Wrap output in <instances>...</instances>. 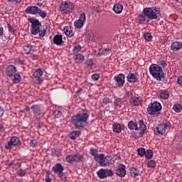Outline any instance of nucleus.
I'll return each mask as SVG.
<instances>
[{
  "instance_id": "f257e3e1",
  "label": "nucleus",
  "mask_w": 182,
  "mask_h": 182,
  "mask_svg": "<svg viewBox=\"0 0 182 182\" xmlns=\"http://www.w3.org/2000/svg\"><path fill=\"white\" fill-rule=\"evenodd\" d=\"M89 112L86 111L82 114H77L76 115H73L71 117V123L75 127V129H78L81 130L85 127V123L87 122L89 119Z\"/></svg>"
},
{
  "instance_id": "f03ea898",
  "label": "nucleus",
  "mask_w": 182,
  "mask_h": 182,
  "mask_svg": "<svg viewBox=\"0 0 182 182\" xmlns=\"http://www.w3.org/2000/svg\"><path fill=\"white\" fill-rule=\"evenodd\" d=\"M28 21L30 22V23H31V34L38 35V33H39V36L41 38H43L45 36V33H46V28H43L41 30L42 24L39 22V20L36 18H28Z\"/></svg>"
},
{
  "instance_id": "7ed1b4c3",
  "label": "nucleus",
  "mask_w": 182,
  "mask_h": 182,
  "mask_svg": "<svg viewBox=\"0 0 182 182\" xmlns=\"http://www.w3.org/2000/svg\"><path fill=\"white\" fill-rule=\"evenodd\" d=\"M149 73L156 80H164V73L163 68L157 64H152L149 67Z\"/></svg>"
},
{
  "instance_id": "20e7f679",
  "label": "nucleus",
  "mask_w": 182,
  "mask_h": 182,
  "mask_svg": "<svg viewBox=\"0 0 182 182\" xmlns=\"http://www.w3.org/2000/svg\"><path fill=\"white\" fill-rule=\"evenodd\" d=\"M143 14L146 15L148 19H157L160 15V9L156 7H148L143 10Z\"/></svg>"
},
{
  "instance_id": "39448f33",
  "label": "nucleus",
  "mask_w": 182,
  "mask_h": 182,
  "mask_svg": "<svg viewBox=\"0 0 182 182\" xmlns=\"http://www.w3.org/2000/svg\"><path fill=\"white\" fill-rule=\"evenodd\" d=\"M63 170H65V168L61 164H56L53 167V171L58 174V177L61 178L62 181H66V177H63L65 176V173H63Z\"/></svg>"
},
{
  "instance_id": "423d86ee",
  "label": "nucleus",
  "mask_w": 182,
  "mask_h": 182,
  "mask_svg": "<svg viewBox=\"0 0 182 182\" xmlns=\"http://www.w3.org/2000/svg\"><path fill=\"white\" fill-rule=\"evenodd\" d=\"M75 9V5L72 2L62 3L60 6V10L63 14H69Z\"/></svg>"
},
{
  "instance_id": "0eeeda50",
  "label": "nucleus",
  "mask_w": 182,
  "mask_h": 182,
  "mask_svg": "<svg viewBox=\"0 0 182 182\" xmlns=\"http://www.w3.org/2000/svg\"><path fill=\"white\" fill-rule=\"evenodd\" d=\"M170 122L162 123L161 124H159L154 130V132L155 134H156V136H163V134L166 133V129H167V127H170Z\"/></svg>"
},
{
  "instance_id": "6e6552de",
  "label": "nucleus",
  "mask_w": 182,
  "mask_h": 182,
  "mask_svg": "<svg viewBox=\"0 0 182 182\" xmlns=\"http://www.w3.org/2000/svg\"><path fill=\"white\" fill-rule=\"evenodd\" d=\"M114 173L112 169H104L101 168L100 171L97 172V175L101 180L103 178H107V177H113Z\"/></svg>"
},
{
  "instance_id": "1a4fd4ad",
  "label": "nucleus",
  "mask_w": 182,
  "mask_h": 182,
  "mask_svg": "<svg viewBox=\"0 0 182 182\" xmlns=\"http://www.w3.org/2000/svg\"><path fill=\"white\" fill-rule=\"evenodd\" d=\"M161 110V104L159 102H155L151 104V106L148 107V113L151 116H154L157 112Z\"/></svg>"
},
{
  "instance_id": "9d476101",
  "label": "nucleus",
  "mask_w": 182,
  "mask_h": 182,
  "mask_svg": "<svg viewBox=\"0 0 182 182\" xmlns=\"http://www.w3.org/2000/svg\"><path fill=\"white\" fill-rule=\"evenodd\" d=\"M12 146H21V140L17 136H12L5 146L6 150H11Z\"/></svg>"
},
{
  "instance_id": "9b49d317",
  "label": "nucleus",
  "mask_w": 182,
  "mask_h": 182,
  "mask_svg": "<svg viewBox=\"0 0 182 182\" xmlns=\"http://www.w3.org/2000/svg\"><path fill=\"white\" fill-rule=\"evenodd\" d=\"M85 22H86V14L85 13H80V18L74 22V26L77 29H80L81 28H83Z\"/></svg>"
},
{
  "instance_id": "f8f14e48",
  "label": "nucleus",
  "mask_w": 182,
  "mask_h": 182,
  "mask_svg": "<svg viewBox=\"0 0 182 182\" xmlns=\"http://www.w3.org/2000/svg\"><path fill=\"white\" fill-rule=\"evenodd\" d=\"M16 73V67L13 65H9L6 69V75L9 77H12Z\"/></svg>"
},
{
  "instance_id": "ddd939ff",
  "label": "nucleus",
  "mask_w": 182,
  "mask_h": 182,
  "mask_svg": "<svg viewBox=\"0 0 182 182\" xmlns=\"http://www.w3.org/2000/svg\"><path fill=\"white\" fill-rule=\"evenodd\" d=\"M25 12L30 15H36L39 12V7L36 6H28L26 9Z\"/></svg>"
},
{
  "instance_id": "4468645a",
  "label": "nucleus",
  "mask_w": 182,
  "mask_h": 182,
  "mask_svg": "<svg viewBox=\"0 0 182 182\" xmlns=\"http://www.w3.org/2000/svg\"><path fill=\"white\" fill-rule=\"evenodd\" d=\"M112 164V157L107 156H104L102 161L100 162V166L102 167H107V166H110Z\"/></svg>"
},
{
  "instance_id": "2eb2a0df",
  "label": "nucleus",
  "mask_w": 182,
  "mask_h": 182,
  "mask_svg": "<svg viewBox=\"0 0 182 182\" xmlns=\"http://www.w3.org/2000/svg\"><path fill=\"white\" fill-rule=\"evenodd\" d=\"M139 124L140 129L139 137H143V134H144V132H146V130H147V127L146 126V124H144V121L143 119H140L139 121Z\"/></svg>"
},
{
  "instance_id": "dca6fc26",
  "label": "nucleus",
  "mask_w": 182,
  "mask_h": 182,
  "mask_svg": "<svg viewBox=\"0 0 182 182\" xmlns=\"http://www.w3.org/2000/svg\"><path fill=\"white\" fill-rule=\"evenodd\" d=\"M115 173L119 177H124L126 176V166L121 165L120 167L117 168Z\"/></svg>"
},
{
  "instance_id": "f3484780",
  "label": "nucleus",
  "mask_w": 182,
  "mask_h": 182,
  "mask_svg": "<svg viewBox=\"0 0 182 182\" xmlns=\"http://www.w3.org/2000/svg\"><path fill=\"white\" fill-rule=\"evenodd\" d=\"M118 86H123L124 85V75L119 74V75L114 77Z\"/></svg>"
},
{
  "instance_id": "a211bd4d",
  "label": "nucleus",
  "mask_w": 182,
  "mask_h": 182,
  "mask_svg": "<svg viewBox=\"0 0 182 182\" xmlns=\"http://www.w3.org/2000/svg\"><path fill=\"white\" fill-rule=\"evenodd\" d=\"M53 42L57 46H59L63 43V40L62 38V35L57 34L54 36Z\"/></svg>"
},
{
  "instance_id": "6ab92c4d",
  "label": "nucleus",
  "mask_w": 182,
  "mask_h": 182,
  "mask_svg": "<svg viewBox=\"0 0 182 182\" xmlns=\"http://www.w3.org/2000/svg\"><path fill=\"white\" fill-rule=\"evenodd\" d=\"M63 31L66 36H68L70 38H72V36L75 35V31H73V30L72 29V27L70 26L64 27Z\"/></svg>"
},
{
  "instance_id": "aec40b11",
  "label": "nucleus",
  "mask_w": 182,
  "mask_h": 182,
  "mask_svg": "<svg viewBox=\"0 0 182 182\" xmlns=\"http://www.w3.org/2000/svg\"><path fill=\"white\" fill-rule=\"evenodd\" d=\"M182 48V43L180 42H174L171 45V48L173 52H177V50H180Z\"/></svg>"
},
{
  "instance_id": "412c9836",
  "label": "nucleus",
  "mask_w": 182,
  "mask_h": 182,
  "mask_svg": "<svg viewBox=\"0 0 182 182\" xmlns=\"http://www.w3.org/2000/svg\"><path fill=\"white\" fill-rule=\"evenodd\" d=\"M97 55H99V56H110V49L109 48H105V49H100Z\"/></svg>"
},
{
  "instance_id": "4be33fe9",
  "label": "nucleus",
  "mask_w": 182,
  "mask_h": 182,
  "mask_svg": "<svg viewBox=\"0 0 182 182\" xmlns=\"http://www.w3.org/2000/svg\"><path fill=\"white\" fill-rule=\"evenodd\" d=\"M42 75H43V71L39 68L36 70L33 73L34 77L37 79V80H39V83L42 82V80H41V77L42 76Z\"/></svg>"
},
{
  "instance_id": "5701e85b",
  "label": "nucleus",
  "mask_w": 182,
  "mask_h": 182,
  "mask_svg": "<svg viewBox=\"0 0 182 182\" xmlns=\"http://www.w3.org/2000/svg\"><path fill=\"white\" fill-rule=\"evenodd\" d=\"M147 15H146V13H143L141 14H139L138 16V20L139 23H144V22H149V19L147 20Z\"/></svg>"
},
{
  "instance_id": "b1692460",
  "label": "nucleus",
  "mask_w": 182,
  "mask_h": 182,
  "mask_svg": "<svg viewBox=\"0 0 182 182\" xmlns=\"http://www.w3.org/2000/svg\"><path fill=\"white\" fill-rule=\"evenodd\" d=\"M32 48L33 46L31 45L24 46L23 48V52H25V53H26L27 55H33L34 50H32Z\"/></svg>"
},
{
  "instance_id": "393cba45",
  "label": "nucleus",
  "mask_w": 182,
  "mask_h": 182,
  "mask_svg": "<svg viewBox=\"0 0 182 182\" xmlns=\"http://www.w3.org/2000/svg\"><path fill=\"white\" fill-rule=\"evenodd\" d=\"M127 80L130 82V83H136V82L139 80V78H137L134 73H130L127 75Z\"/></svg>"
},
{
  "instance_id": "a878e982",
  "label": "nucleus",
  "mask_w": 182,
  "mask_h": 182,
  "mask_svg": "<svg viewBox=\"0 0 182 182\" xmlns=\"http://www.w3.org/2000/svg\"><path fill=\"white\" fill-rule=\"evenodd\" d=\"M113 11L115 14H122V11H123V5L120 4H116L114 5Z\"/></svg>"
},
{
  "instance_id": "bb28decb",
  "label": "nucleus",
  "mask_w": 182,
  "mask_h": 182,
  "mask_svg": "<svg viewBox=\"0 0 182 182\" xmlns=\"http://www.w3.org/2000/svg\"><path fill=\"white\" fill-rule=\"evenodd\" d=\"M31 110H33V113H35L36 114H38L42 112V105H33L31 107Z\"/></svg>"
},
{
  "instance_id": "cd10ccee",
  "label": "nucleus",
  "mask_w": 182,
  "mask_h": 182,
  "mask_svg": "<svg viewBox=\"0 0 182 182\" xmlns=\"http://www.w3.org/2000/svg\"><path fill=\"white\" fill-rule=\"evenodd\" d=\"M75 63H82L85 60V56L82 54H77L74 57Z\"/></svg>"
},
{
  "instance_id": "c85d7f7f",
  "label": "nucleus",
  "mask_w": 182,
  "mask_h": 182,
  "mask_svg": "<svg viewBox=\"0 0 182 182\" xmlns=\"http://www.w3.org/2000/svg\"><path fill=\"white\" fill-rule=\"evenodd\" d=\"M128 127L130 130H139V127H137V122L130 121L128 124Z\"/></svg>"
},
{
  "instance_id": "c756f323",
  "label": "nucleus",
  "mask_w": 182,
  "mask_h": 182,
  "mask_svg": "<svg viewBox=\"0 0 182 182\" xmlns=\"http://www.w3.org/2000/svg\"><path fill=\"white\" fill-rule=\"evenodd\" d=\"M139 173H140V171H139V168H131L130 174L132 177H134L136 178V177H137V176H139Z\"/></svg>"
},
{
  "instance_id": "7c9ffc66",
  "label": "nucleus",
  "mask_w": 182,
  "mask_h": 182,
  "mask_svg": "<svg viewBox=\"0 0 182 182\" xmlns=\"http://www.w3.org/2000/svg\"><path fill=\"white\" fill-rule=\"evenodd\" d=\"M112 130L114 133H121L122 132V126L119 124H114L112 126Z\"/></svg>"
},
{
  "instance_id": "2f4dec72",
  "label": "nucleus",
  "mask_w": 182,
  "mask_h": 182,
  "mask_svg": "<svg viewBox=\"0 0 182 182\" xmlns=\"http://www.w3.org/2000/svg\"><path fill=\"white\" fill-rule=\"evenodd\" d=\"M80 131H73L70 133V139L71 140H76V137H79L80 136Z\"/></svg>"
},
{
  "instance_id": "473e14b6",
  "label": "nucleus",
  "mask_w": 182,
  "mask_h": 182,
  "mask_svg": "<svg viewBox=\"0 0 182 182\" xmlns=\"http://www.w3.org/2000/svg\"><path fill=\"white\" fill-rule=\"evenodd\" d=\"M104 157H105L104 154H97V155H95V156H94V160H95V161H97V163H99V164H100V161H102V160H103Z\"/></svg>"
},
{
  "instance_id": "72a5a7b5",
  "label": "nucleus",
  "mask_w": 182,
  "mask_h": 182,
  "mask_svg": "<svg viewBox=\"0 0 182 182\" xmlns=\"http://www.w3.org/2000/svg\"><path fill=\"white\" fill-rule=\"evenodd\" d=\"M74 155V161L77 163H80V161H83V156L80 154H75Z\"/></svg>"
},
{
  "instance_id": "f704fd0d",
  "label": "nucleus",
  "mask_w": 182,
  "mask_h": 182,
  "mask_svg": "<svg viewBox=\"0 0 182 182\" xmlns=\"http://www.w3.org/2000/svg\"><path fill=\"white\" fill-rule=\"evenodd\" d=\"M85 65H87V67L90 66L91 69L96 68V64L93 63V60L90 58L86 60Z\"/></svg>"
},
{
  "instance_id": "c9c22d12",
  "label": "nucleus",
  "mask_w": 182,
  "mask_h": 182,
  "mask_svg": "<svg viewBox=\"0 0 182 182\" xmlns=\"http://www.w3.org/2000/svg\"><path fill=\"white\" fill-rule=\"evenodd\" d=\"M14 78H13V82L14 83H19L21 82V75L18 73H15L13 75Z\"/></svg>"
},
{
  "instance_id": "e433bc0d",
  "label": "nucleus",
  "mask_w": 182,
  "mask_h": 182,
  "mask_svg": "<svg viewBox=\"0 0 182 182\" xmlns=\"http://www.w3.org/2000/svg\"><path fill=\"white\" fill-rule=\"evenodd\" d=\"M65 160L68 163H73L75 161V158L73 154L67 155L65 157Z\"/></svg>"
},
{
  "instance_id": "4c0bfd02",
  "label": "nucleus",
  "mask_w": 182,
  "mask_h": 182,
  "mask_svg": "<svg viewBox=\"0 0 182 182\" xmlns=\"http://www.w3.org/2000/svg\"><path fill=\"white\" fill-rule=\"evenodd\" d=\"M181 109L182 107H181V105H180V104H175L173 107V109L176 113H180V112H181Z\"/></svg>"
},
{
  "instance_id": "58836bf2",
  "label": "nucleus",
  "mask_w": 182,
  "mask_h": 182,
  "mask_svg": "<svg viewBox=\"0 0 182 182\" xmlns=\"http://www.w3.org/2000/svg\"><path fill=\"white\" fill-rule=\"evenodd\" d=\"M137 153L139 156H140L141 157H143V156L146 155V149L144 148H139L137 149Z\"/></svg>"
},
{
  "instance_id": "ea45409f",
  "label": "nucleus",
  "mask_w": 182,
  "mask_h": 182,
  "mask_svg": "<svg viewBox=\"0 0 182 182\" xmlns=\"http://www.w3.org/2000/svg\"><path fill=\"white\" fill-rule=\"evenodd\" d=\"M53 116L54 117L55 119H59L62 116V112L59 110H55L53 112Z\"/></svg>"
},
{
  "instance_id": "a19ab883",
  "label": "nucleus",
  "mask_w": 182,
  "mask_h": 182,
  "mask_svg": "<svg viewBox=\"0 0 182 182\" xmlns=\"http://www.w3.org/2000/svg\"><path fill=\"white\" fill-rule=\"evenodd\" d=\"M38 14H39V16H41V18H43V19H45V18L48 16V13H46V11L41 10L39 9Z\"/></svg>"
},
{
  "instance_id": "79ce46f5",
  "label": "nucleus",
  "mask_w": 182,
  "mask_h": 182,
  "mask_svg": "<svg viewBox=\"0 0 182 182\" xmlns=\"http://www.w3.org/2000/svg\"><path fill=\"white\" fill-rule=\"evenodd\" d=\"M145 157L149 159H151L153 157V151L150 149L146 150L145 152Z\"/></svg>"
},
{
  "instance_id": "37998d69",
  "label": "nucleus",
  "mask_w": 182,
  "mask_h": 182,
  "mask_svg": "<svg viewBox=\"0 0 182 182\" xmlns=\"http://www.w3.org/2000/svg\"><path fill=\"white\" fill-rule=\"evenodd\" d=\"M168 96H169V94H168V92L167 91H163L160 94V97L161 99H168Z\"/></svg>"
},
{
  "instance_id": "c03bdc74",
  "label": "nucleus",
  "mask_w": 182,
  "mask_h": 182,
  "mask_svg": "<svg viewBox=\"0 0 182 182\" xmlns=\"http://www.w3.org/2000/svg\"><path fill=\"white\" fill-rule=\"evenodd\" d=\"M114 105L115 107H122V100H120V98H117V100H115L114 102Z\"/></svg>"
},
{
  "instance_id": "a18cd8bd",
  "label": "nucleus",
  "mask_w": 182,
  "mask_h": 182,
  "mask_svg": "<svg viewBox=\"0 0 182 182\" xmlns=\"http://www.w3.org/2000/svg\"><path fill=\"white\" fill-rule=\"evenodd\" d=\"M144 38L145 41H147L149 42L151 41L153 36H151V34L150 33H146L144 35Z\"/></svg>"
},
{
  "instance_id": "49530a36",
  "label": "nucleus",
  "mask_w": 182,
  "mask_h": 182,
  "mask_svg": "<svg viewBox=\"0 0 182 182\" xmlns=\"http://www.w3.org/2000/svg\"><path fill=\"white\" fill-rule=\"evenodd\" d=\"M156 161L154 160H151L148 161V166L150 167L151 168H154L156 167Z\"/></svg>"
},
{
  "instance_id": "de8ad7c7",
  "label": "nucleus",
  "mask_w": 182,
  "mask_h": 182,
  "mask_svg": "<svg viewBox=\"0 0 182 182\" xmlns=\"http://www.w3.org/2000/svg\"><path fill=\"white\" fill-rule=\"evenodd\" d=\"M133 105H134V106H140V105H141V102L140 101V99L139 98H135L132 101Z\"/></svg>"
},
{
  "instance_id": "09e8293b",
  "label": "nucleus",
  "mask_w": 182,
  "mask_h": 182,
  "mask_svg": "<svg viewBox=\"0 0 182 182\" xmlns=\"http://www.w3.org/2000/svg\"><path fill=\"white\" fill-rule=\"evenodd\" d=\"M18 176L20 177H25V175L26 174V172L23 171V169H20L17 171Z\"/></svg>"
},
{
  "instance_id": "8fccbe9b",
  "label": "nucleus",
  "mask_w": 182,
  "mask_h": 182,
  "mask_svg": "<svg viewBox=\"0 0 182 182\" xmlns=\"http://www.w3.org/2000/svg\"><path fill=\"white\" fill-rule=\"evenodd\" d=\"M90 153L91 156H94V157L96 156V155H97V149H91L90 150Z\"/></svg>"
},
{
  "instance_id": "3c124183",
  "label": "nucleus",
  "mask_w": 182,
  "mask_h": 182,
  "mask_svg": "<svg viewBox=\"0 0 182 182\" xmlns=\"http://www.w3.org/2000/svg\"><path fill=\"white\" fill-rule=\"evenodd\" d=\"M80 46H75L73 50V53H77L81 50Z\"/></svg>"
},
{
  "instance_id": "603ef678",
  "label": "nucleus",
  "mask_w": 182,
  "mask_h": 182,
  "mask_svg": "<svg viewBox=\"0 0 182 182\" xmlns=\"http://www.w3.org/2000/svg\"><path fill=\"white\" fill-rule=\"evenodd\" d=\"M177 83H178V85H179V86L181 87H182V76L181 75L178 77V78H177Z\"/></svg>"
},
{
  "instance_id": "864d4df0",
  "label": "nucleus",
  "mask_w": 182,
  "mask_h": 182,
  "mask_svg": "<svg viewBox=\"0 0 182 182\" xmlns=\"http://www.w3.org/2000/svg\"><path fill=\"white\" fill-rule=\"evenodd\" d=\"M8 30L9 32H11V33H15V29H14V27H12L11 24H8Z\"/></svg>"
},
{
  "instance_id": "5fc2aeb1",
  "label": "nucleus",
  "mask_w": 182,
  "mask_h": 182,
  "mask_svg": "<svg viewBox=\"0 0 182 182\" xmlns=\"http://www.w3.org/2000/svg\"><path fill=\"white\" fill-rule=\"evenodd\" d=\"M99 77H100L99 74H93L92 75V80H99Z\"/></svg>"
},
{
  "instance_id": "6e6d98bb",
  "label": "nucleus",
  "mask_w": 182,
  "mask_h": 182,
  "mask_svg": "<svg viewBox=\"0 0 182 182\" xmlns=\"http://www.w3.org/2000/svg\"><path fill=\"white\" fill-rule=\"evenodd\" d=\"M103 103H105V105H107L108 103H110V99L105 97L103 99Z\"/></svg>"
},
{
  "instance_id": "4d7b16f0",
  "label": "nucleus",
  "mask_w": 182,
  "mask_h": 182,
  "mask_svg": "<svg viewBox=\"0 0 182 182\" xmlns=\"http://www.w3.org/2000/svg\"><path fill=\"white\" fill-rule=\"evenodd\" d=\"M30 145L31 147H35V146H36V141L31 140Z\"/></svg>"
},
{
  "instance_id": "13d9d810",
  "label": "nucleus",
  "mask_w": 182,
  "mask_h": 182,
  "mask_svg": "<svg viewBox=\"0 0 182 182\" xmlns=\"http://www.w3.org/2000/svg\"><path fill=\"white\" fill-rule=\"evenodd\" d=\"M6 166H9V167H12L14 166V162L9 163V161H6Z\"/></svg>"
},
{
  "instance_id": "bf43d9fd",
  "label": "nucleus",
  "mask_w": 182,
  "mask_h": 182,
  "mask_svg": "<svg viewBox=\"0 0 182 182\" xmlns=\"http://www.w3.org/2000/svg\"><path fill=\"white\" fill-rule=\"evenodd\" d=\"M9 2H16V4H21L22 0H8Z\"/></svg>"
},
{
  "instance_id": "052dcab7",
  "label": "nucleus",
  "mask_w": 182,
  "mask_h": 182,
  "mask_svg": "<svg viewBox=\"0 0 182 182\" xmlns=\"http://www.w3.org/2000/svg\"><path fill=\"white\" fill-rule=\"evenodd\" d=\"M53 154H54L55 156H59L60 153L59 152V151L55 150V151H53Z\"/></svg>"
},
{
  "instance_id": "680f3d73",
  "label": "nucleus",
  "mask_w": 182,
  "mask_h": 182,
  "mask_svg": "<svg viewBox=\"0 0 182 182\" xmlns=\"http://www.w3.org/2000/svg\"><path fill=\"white\" fill-rule=\"evenodd\" d=\"M2 116H4V109L0 107V117H2Z\"/></svg>"
},
{
  "instance_id": "e2e57ef3",
  "label": "nucleus",
  "mask_w": 182,
  "mask_h": 182,
  "mask_svg": "<svg viewBox=\"0 0 182 182\" xmlns=\"http://www.w3.org/2000/svg\"><path fill=\"white\" fill-rule=\"evenodd\" d=\"M26 112H29V108L26 107L22 111V113H26Z\"/></svg>"
},
{
  "instance_id": "0e129e2a",
  "label": "nucleus",
  "mask_w": 182,
  "mask_h": 182,
  "mask_svg": "<svg viewBox=\"0 0 182 182\" xmlns=\"http://www.w3.org/2000/svg\"><path fill=\"white\" fill-rule=\"evenodd\" d=\"M46 182H52V178H49V176H47L46 178Z\"/></svg>"
},
{
  "instance_id": "69168bd1",
  "label": "nucleus",
  "mask_w": 182,
  "mask_h": 182,
  "mask_svg": "<svg viewBox=\"0 0 182 182\" xmlns=\"http://www.w3.org/2000/svg\"><path fill=\"white\" fill-rule=\"evenodd\" d=\"M4 35V28L0 27V36H2Z\"/></svg>"
},
{
  "instance_id": "338daca9",
  "label": "nucleus",
  "mask_w": 182,
  "mask_h": 182,
  "mask_svg": "<svg viewBox=\"0 0 182 182\" xmlns=\"http://www.w3.org/2000/svg\"><path fill=\"white\" fill-rule=\"evenodd\" d=\"M161 65L163 66V68H164V66H167V64L164 61H162Z\"/></svg>"
},
{
  "instance_id": "774afa93",
  "label": "nucleus",
  "mask_w": 182,
  "mask_h": 182,
  "mask_svg": "<svg viewBox=\"0 0 182 182\" xmlns=\"http://www.w3.org/2000/svg\"><path fill=\"white\" fill-rule=\"evenodd\" d=\"M16 182H23L22 179H16Z\"/></svg>"
}]
</instances>
